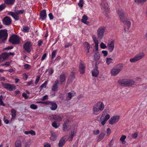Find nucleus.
I'll return each mask as SVG.
<instances>
[{
  "mask_svg": "<svg viewBox=\"0 0 147 147\" xmlns=\"http://www.w3.org/2000/svg\"><path fill=\"white\" fill-rule=\"evenodd\" d=\"M105 107V105L103 102L100 101L97 102L93 107V114L94 115L99 114L104 110Z\"/></svg>",
  "mask_w": 147,
  "mask_h": 147,
  "instance_id": "f257e3e1",
  "label": "nucleus"
},
{
  "mask_svg": "<svg viewBox=\"0 0 147 147\" xmlns=\"http://www.w3.org/2000/svg\"><path fill=\"white\" fill-rule=\"evenodd\" d=\"M108 111L109 109H105L104 110L99 121L100 123L103 126L105 125L107 121L110 117L109 114H107Z\"/></svg>",
  "mask_w": 147,
  "mask_h": 147,
  "instance_id": "f03ea898",
  "label": "nucleus"
},
{
  "mask_svg": "<svg viewBox=\"0 0 147 147\" xmlns=\"http://www.w3.org/2000/svg\"><path fill=\"white\" fill-rule=\"evenodd\" d=\"M123 66L121 64H118L114 66L111 70L112 76H117L123 69Z\"/></svg>",
  "mask_w": 147,
  "mask_h": 147,
  "instance_id": "7ed1b4c3",
  "label": "nucleus"
},
{
  "mask_svg": "<svg viewBox=\"0 0 147 147\" xmlns=\"http://www.w3.org/2000/svg\"><path fill=\"white\" fill-rule=\"evenodd\" d=\"M145 56V54L143 52H140L136 55L133 58L130 59L131 63H134L142 59Z\"/></svg>",
  "mask_w": 147,
  "mask_h": 147,
  "instance_id": "20e7f679",
  "label": "nucleus"
},
{
  "mask_svg": "<svg viewBox=\"0 0 147 147\" xmlns=\"http://www.w3.org/2000/svg\"><path fill=\"white\" fill-rule=\"evenodd\" d=\"M24 12V11L23 10L16 11L15 13L9 12L8 14L11 15L16 20H18L19 18V16L23 13Z\"/></svg>",
  "mask_w": 147,
  "mask_h": 147,
  "instance_id": "39448f33",
  "label": "nucleus"
},
{
  "mask_svg": "<svg viewBox=\"0 0 147 147\" xmlns=\"http://www.w3.org/2000/svg\"><path fill=\"white\" fill-rule=\"evenodd\" d=\"M106 28L104 26L99 27L97 31V35L99 39H102L104 35Z\"/></svg>",
  "mask_w": 147,
  "mask_h": 147,
  "instance_id": "423d86ee",
  "label": "nucleus"
},
{
  "mask_svg": "<svg viewBox=\"0 0 147 147\" xmlns=\"http://www.w3.org/2000/svg\"><path fill=\"white\" fill-rule=\"evenodd\" d=\"M9 41L10 42L13 44H16L19 43L20 39L16 35H13L10 37Z\"/></svg>",
  "mask_w": 147,
  "mask_h": 147,
  "instance_id": "0eeeda50",
  "label": "nucleus"
},
{
  "mask_svg": "<svg viewBox=\"0 0 147 147\" xmlns=\"http://www.w3.org/2000/svg\"><path fill=\"white\" fill-rule=\"evenodd\" d=\"M1 84L4 88L10 91L16 89V86L13 84H9L3 82H1Z\"/></svg>",
  "mask_w": 147,
  "mask_h": 147,
  "instance_id": "6e6552de",
  "label": "nucleus"
},
{
  "mask_svg": "<svg viewBox=\"0 0 147 147\" xmlns=\"http://www.w3.org/2000/svg\"><path fill=\"white\" fill-rule=\"evenodd\" d=\"M7 30H0V40L1 42H4L7 39Z\"/></svg>",
  "mask_w": 147,
  "mask_h": 147,
  "instance_id": "1a4fd4ad",
  "label": "nucleus"
},
{
  "mask_svg": "<svg viewBox=\"0 0 147 147\" xmlns=\"http://www.w3.org/2000/svg\"><path fill=\"white\" fill-rule=\"evenodd\" d=\"M125 25V27L124 30L125 31H127L129 29L131 25V22L129 19L126 18L123 20V21H121Z\"/></svg>",
  "mask_w": 147,
  "mask_h": 147,
  "instance_id": "9d476101",
  "label": "nucleus"
},
{
  "mask_svg": "<svg viewBox=\"0 0 147 147\" xmlns=\"http://www.w3.org/2000/svg\"><path fill=\"white\" fill-rule=\"evenodd\" d=\"M101 5L102 9L103 10L104 13L106 14V12L109 11V10L108 4L105 0H103Z\"/></svg>",
  "mask_w": 147,
  "mask_h": 147,
  "instance_id": "9b49d317",
  "label": "nucleus"
},
{
  "mask_svg": "<svg viewBox=\"0 0 147 147\" xmlns=\"http://www.w3.org/2000/svg\"><path fill=\"white\" fill-rule=\"evenodd\" d=\"M120 116L118 115L114 116L111 117L109 120V123L111 125H113L116 123L119 119Z\"/></svg>",
  "mask_w": 147,
  "mask_h": 147,
  "instance_id": "f8f14e48",
  "label": "nucleus"
},
{
  "mask_svg": "<svg viewBox=\"0 0 147 147\" xmlns=\"http://www.w3.org/2000/svg\"><path fill=\"white\" fill-rule=\"evenodd\" d=\"M118 13L120 20L123 21V20L126 18L125 17V14L123 10L121 9H119L118 11Z\"/></svg>",
  "mask_w": 147,
  "mask_h": 147,
  "instance_id": "ddd939ff",
  "label": "nucleus"
},
{
  "mask_svg": "<svg viewBox=\"0 0 147 147\" xmlns=\"http://www.w3.org/2000/svg\"><path fill=\"white\" fill-rule=\"evenodd\" d=\"M32 45L30 42H27L25 43L23 47L24 50L28 53H30L31 51Z\"/></svg>",
  "mask_w": 147,
  "mask_h": 147,
  "instance_id": "4468645a",
  "label": "nucleus"
},
{
  "mask_svg": "<svg viewBox=\"0 0 147 147\" xmlns=\"http://www.w3.org/2000/svg\"><path fill=\"white\" fill-rule=\"evenodd\" d=\"M67 136H65L60 140L58 144L59 147H62L65 143L67 140Z\"/></svg>",
  "mask_w": 147,
  "mask_h": 147,
  "instance_id": "2eb2a0df",
  "label": "nucleus"
},
{
  "mask_svg": "<svg viewBox=\"0 0 147 147\" xmlns=\"http://www.w3.org/2000/svg\"><path fill=\"white\" fill-rule=\"evenodd\" d=\"M3 24L6 25H10L11 22V20L9 17L6 16L3 18Z\"/></svg>",
  "mask_w": 147,
  "mask_h": 147,
  "instance_id": "dca6fc26",
  "label": "nucleus"
},
{
  "mask_svg": "<svg viewBox=\"0 0 147 147\" xmlns=\"http://www.w3.org/2000/svg\"><path fill=\"white\" fill-rule=\"evenodd\" d=\"M115 42L114 41H112L109 43L107 45L108 50L110 52H112L114 48Z\"/></svg>",
  "mask_w": 147,
  "mask_h": 147,
  "instance_id": "f3484780",
  "label": "nucleus"
},
{
  "mask_svg": "<svg viewBox=\"0 0 147 147\" xmlns=\"http://www.w3.org/2000/svg\"><path fill=\"white\" fill-rule=\"evenodd\" d=\"M57 80H59V84H62V83L65 80V75L64 74H62Z\"/></svg>",
  "mask_w": 147,
  "mask_h": 147,
  "instance_id": "a211bd4d",
  "label": "nucleus"
},
{
  "mask_svg": "<svg viewBox=\"0 0 147 147\" xmlns=\"http://www.w3.org/2000/svg\"><path fill=\"white\" fill-rule=\"evenodd\" d=\"M70 127L68 124V121H65L63 125V129L64 131H68L70 129Z\"/></svg>",
  "mask_w": 147,
  "mask_h": 147,
  "instance_id": "6ab92c4d",
  "label": "nucleus"
},
{
  "mask_svg": "<svg viewBox=\"0 0 147 147\" xmlns=\"http://www.w3.org/2000/svg\"><path fill=\"white\" fill-rule=\"evenodd\" d=\"M51 136H50V139L51 140L54 141L56 140L58 134L53 131H51Z\"/></svg>",
  "mask_w": 147,
  "mask_h": 147,
  "instance_id": "aec40b11",
  "label": "nucleus"
},
{
  "mask_svg": "<svg viewBox=\"0 0 147 147\" xmlns=\"http://www.w3.org/2000/svg\"><path fill=\"white\" fill-rule=\"evenodd\" d=\"M59 84V80H56L54 82L53 84V85L52 90L54 91H56L57 90L58 86L57 85Z\"/></svg>",
  "mask_w": 147,
  "mask_h": 147,
  "instance_id": "412c9836",
  "label": "nucleus"
},
{
  "mask_svg": "<svg viewBox=\"0 0 147 147\" xmlns=\"http://www.w3.org/2000/svg\"><path fill=\"white\" fill-rule=\"evenodd\" d=\"M75 94V93L73 91H71L70 92L68 93L67 94L66 100H70L72 97L74 96Z\"/></svg>",
  "mask_w": 147,
  "mask_h": 147,
  "instance_id": "4be33fe9",
  "label": "nucleus"
},
{
  "mask_svg": "<svg viewBox=\"0 0 147 147\" xmlns=\"http://www.w3.org/2000/svg\"><path fill=\"white\" fill-rule=\"evenodd\" d=\"M99 74V71L97 67H95L92 71V76L95 77H97Z\"/></svg>",
  "mask_w": 147,
  "mask_h": 147,
  "instance_id": "5701e85b",
  "label": "nucleus"
},
{
  "mask_svg": "<svg viewBox=\"0 0 147 147\" xmlns=\"http://www.w3.org/2000/svg\"><path fill=\"white\" fill-rule=\"evenodd\" d=\"M88 18L87 16L85 15H84L82 17V18L81 19V21L83 23L88 25L90 22H89L87 21Z\"/></svg>",
  "mask_w": 147,
  "mask_h": 147,
  "instance_id": "b1692460",
  "label": "nucleus"
},
{
  "mask_svg": "<svg viewBox=\"0 0 147 147\" xmlns=\"http://www.w3.org/2000/svg\"><path fill=\"white\" fill-rule=\"evenodd\" d=\"M79 71L81 74H83L84 73L85 66L83 64L81 63L79 66Z\"/></svg>",
  "mask_w": 147,
  "mask_h": 147,
  "instance_id": "393cba45",
  "label": "nucleus"
},
{
  "mask_svg": "<svg viewBox=\"0 0 147 147\" xmlns=\"http://www.w3.org/2000/svg\"><path fill=\"white\" fill-rule=\"evenodd\" d=\"M40 16L42 20L45 19L47 16L46 10H43L42 11L40 14Z\"/></svg>",
  "mask_w": 147,
  "mask_h": 147,
  "instance_id": "a878e982",
  "label": "nucleus"
},
{
  "mask_svg": "<svg viewBox=\"0 0 147 147\" xmlns=\"http://www.w3.org/2000/svg\"><path fill=\"white\" fill-rule=\"evenodd\" d=\"M14 147H22V142L20 140H16L14 143Z\"/></svg>",
  "mask_w": 147,
  "mask_h": 147,
  "instance_id": "bb28decb",
  "label": "nucleus"
},
{
  "mask_svg": "<svg viewBox=\"0 0 147 147\" xmlns=\"http://www.w3.org/2000/svg\"><path fill=\"white\" fill-rule=\"evenodd\" d=\"M52 117L55 120L58 122L61 121L62 120L61 117L60 116L58 115H53Z\"/></svg>",
  "mask_w": 147,
  "mask_h": 147,
  "instance_id": "cd10ccee",
  "label": "nucleus"
},
{
  "mask_svg": "<svg viewBox=\"0 0 147 147\" xmlns=\"http://www.w3.org/2000/svg\"><path fill=\"white\" fill-rule=\"evenodd\" d=\"M118 82L119 84L122 85L127 86V79H123L119 80H118Z\"/></svg>",
  "mask_w": 147,
  "mask_h": 147,
  "instance_id": "c85d7f7f",
  "label": "nucleus"
},
{
  "mask_svg": "<svg viewBox=\"0 0 147 147\" xmlns=\"http://www.w3.org/2000/svg\"><path fill=\"white\" fill-rule=\"evenodd\" d=\"M52 126L55 129L58 128L60 125L59 123H57L56 121L53 122L52 124Z\"/></svg>",
  "mask_w": 147,
  "mask_h": 147,
  "instance_id": "c756f323",
  "label": "nucleus"
},
{
  "mask_svg": "<svg viewBox=\"0 0 147 147\" xmlns=\"http://www.w3.org/2000/svg\"><path fill=\"white\" fill-rule=\"evenodd\" d=\"M51 107H50V108L51 110H55L57 108V104L55 103L51 102Z\"/></svg>",
  "mask_w": 147,
  "mask_h": 147,
  "instance_id": "7c9ffc66",
  "label": "nucleus"
},
{
  "mask_svg": "<svg viewBox=\"0 0 147 147\" xmlns=\"http://www.w3.org/2000/svg\"><path fill=\"white\" fill-rule=\"evenodd\" d=\"M5 3L7 4L12 5L15 2V0H4Z\"/></svg>",
  "mask_w": 147,
  "mask_h": 147,
  "instance_id": "2f4dec72",
  "label": "nucleus"
},
{
  "mask_svg": "<svg viewBox=\"0 0 147 147\" xmlns=\"http://www.w3.org/2000/svg\"><path fill=\"white\" fill-rule=\"evenodd\" d=\"M11 114L12 116V119H14L15 118L16 116V111L14 109H12L11 110Z\"/></svg>",
  "mask_w": 147,
  "mask_h": 147,
  "instance_id": "473e14b6",
  "label": "nucleus"
},
{
  "mask_svg": "<svg viewBox=\"0 0 147 147\" xmlns=\"http://www.w3.org/2000/svg\"><path fill=\"white\" fill-rule=\"evenodd\" d=\"M106 63L109 65L111 63H112L113 62V59L110 58H106Z\"/></svg>",
  "mask_w": 147,
  "mask_h": 147,
  "instance_id": "72a5a7b5",
  "label": "nucleus"
},
{
  "mask_svg": "<svg viewBox=\"0 0 147 147\" xmlns=\"http://www.w3.org/2000/svg\"><path fill=\"white\" fill-rule=\"evenodd\" d=\"M72 75H71L68 79V82L69 83L72 82L75 78V74L72 73Z\"/></svg>",
  "mask_w": 147,
  "mask_h": 147,
  "instance_id": "f704fd0d",
  "label": "nucleus"
},
{
  "mask_svg": "<svg viewBox=\"0 0 147 147\" xmlns=\"http://www.w3.org/2000/svg\"><path fill=\"white\" fill-rule=\"evenodd\" d=\"M126 138V136H125L123 135H122L120 138V140L121 141V142L122 144H124L125 143L126 141H125V140Z\"/></svg>",
  "mask_w": 147,
  "mask_h": 147,
  "instance_id": "c9c22d12",
  "label": "nucleus"
},
{
  "mask_svg": "<svg viewBox=\"0 0 147 147\" xmlns=\"http://www.w3.org/2000/svg\"><path fill=\"white\" fill-rule=\"evenodd\" d=\"M134 83V81L132 80L127 79V86H130L133 85Z\"/></svg>",
  "mask_w": 147,
  "mask_h": 147,
  "instance_id": "e433bc0d",
  "label": "nucleus"
},
{
  "mask_svg": "<svg viewBox=\"0 0 147 147\" xmlns=\"http://www.w3.org/2000/svg\"><path fill=\"white\" fill-rule=\"evenodd\" d=\"M94 58L95 60L98 61L100 58V54L98 52H97L96 54L94 55Z\"/></svg>",
  "mask_w": 147,
  "mask_h": 147,
  "instance_id": "4c0bfd02",
  "label": "nucleus"
},
{
  "mask_svg": "<svg viewBox=\"0 0 147 147\" xmlns=\"http://www.w3.org/2000/svg\"><path fill=\"white\" fill-rule=\"evenodd\" d=\"M84 46L85 48H86L87 50V53H88L89 52V49L90 48L89 44L87 42H85L84 44Z\"/></svg>",
  "mask_w": 147,
  "mask_h": 147,
  "instance_id": "58836bf2",
  "label": "nucleus"
},
{
  "mask_svg": "<svg viewBox=\"0 0 147 147\" xmlns=\"http://www.w3.org/2000/svg\"><path fill=\"white\" fill-rule=\"evenodd\" d=\"M105 134L104 133H101L98 136V140L100 141L102 140L105 137Z\"/></svg>",
  "mask_w": 147,
  "mask_h": 147,
  "instance_id": "ea45409f",
  "label": "nucleus"
},
{
  "mask_svg": "<svg viewBox=\"0 0 147 147\" xmlns=\"http://www.w3.org/2000/svg\"><path fill=\"white\" fill-rule=\"evenodd\" d=\"M9 57L8 54L5 53H2L1 55V57L3 58L4 59H5L8 58Z\"/></svg>",
  "mask_w": 147,
  "mask_h": 147,
  "instance_id": "a19ab883",
  "label": "nucleus"
},
{
  "mask_svg": "<svg viewBox=\"0 0 147 147\" xmlns=\"http://www.w3.org/2000/svg\"><path fill=\"white\" fill-rule=\"evenodd\" d=\"M147 0H135V2L137 4H143Z\"/></svg>",
  "mask_w": 147,
  "mask_h": 147,
  "instance_id": "79ce46f5",
  "label": "nucleus"
},
{
  "mask_svg": "<svg viewBox=\"0 0 147 147\" xmlns=\"http://www.w3.org/2000/svg\"><path fill=\"white\" fill-rule=\"evenodd\" d=\"M3 99V96L2 95L0 96V106H5V104L3 103L2 100Z\"/></svg>",
  "mask_w": 147,
  "mask_h": 147,
  "instance_id": "37998d69",
  "label": "nucleus"
},
{
  "mask_svg": "<svg viewBox=\"0 0 147 147\" xmlns=\"http://www.w3.org/2000/svg\"><path fill=\"white\" fill-rule=\"evenodd\" d=\"M57 51L56 50L53 51L51 53V59L54 58L56 56Z\"/></svg>",
  "mask_w": 147,
  "mask_h": 147,
  "instance_id": "c03bdc74",
  "label": "nucleus"
},
{
  "mask_svg": "<svg viewBox=\"0 0 147 147\" xmlns=\"http://www.w3.org/2000/svg\"><path fill=\"white\" fill-rule=\"evenodd\" d=\"M138 135V132H136L134 133L133 134H132V137L134 139H135L137 137Z\"/></svg>",
  "mask_w": 147,
  "mask_h": 147,
  "instance_id": "a18cd8bd",
  "label": "nucleus"
},
{
  "mask_svg": "<svg viewBox=\"0 0 147 147\" xmlns=\"http://www.w3.org/2000/svg\"><path fill=\"white\" fill-rule=\"evenodd\" d=\"M84 2L83 0H80L78 3V5L79 6L82 8L83 6Z\"/></svg>",
  "mask_w": 147,
  "mask_h": 147,
  "instance_id": "49530a36",
  "label": "nucleus"
},
{
  "mask_svg": "<svg viewBox=\"0 0 147 147\" xmlns=\"http://www.w3.org/2000/svg\"><path fill=\"white\" fill-rule=\"evenodd\" d=\"M30 107L32 109L35 110L37 109V107L36 105L32 104L30 105Z\"/></svg>",
  "mask_w": 147,
  "mask_h": 147,
  "instance_id": "de8ad7c7",
  "label": "nucleus"
},
{
  "mask_svg": "<svg viewBox=\"0 0 147 147\" xmlns=\"http://www.w3.org/2000/svg\"><path fill=\"white\" fill-rule=\"evenodd\" d=\"M24 66V68L25 69H30L31 68V66L30 65L28 64H25Z\"/></svg>",
  "mask_w": 147,
  "mask_h": 147,
  "instance_id": "09e8293b",
  "label": "nucleus"
},
{
  "mask_svg": "<svg viewBox=\"0 0 147 147\" xmlns=\"http://www.w3.org/2000/svg\"><path fill=\"white\" fill-rule=\"evenodd\" d=\"M100 47L101 48L103 49H105L106 48H107V46L104 43L102 42H101L100 44Z\"/></svg>",
  "mask_w": 147,
  "mask_h": 147,
  "instance_id": "8fccbe9b",
  "label": "nucleus"
},
{
  "mask_svg": "<svg viewBox=\"0 0 147 147\" xmlns=\"http://www.w3.org/2000/svg\"><path fill=\"white\" fill-rule=\"evenodd\" d=\"M47 84V81L45 82L40 87V88L41 90L43 88H46V85Z\"/></svg>",
  "mask_w": 147,
  "mask_h": 147,
  "instance_id": "3c124183",
  "label": "nucleus"
},
{
  "mask_svg": "<svg viewBox=\"0 0 147 147\" xmlns=\"http://www.w3.org/2000/svg\"><path fill=\"white\" fill-rule=\"evenodd\" d=\"M6 5L4 3L0 5V11L4 9Z\"/></svg>",
  "mask_w": 147,
  "mask_h": 147,
  "instance_id": "603ef678",
  "label": "nucleus"
},
{
  "mask_svg": "<svg viewBox=\"0 0 147 147\" xmlns=\"http://www.w3.org/2000/svg\"><path fill=\"white\" fill-rule=\"evenodd\" d=\"M92 39L94 41V43L98 42V41L97 39L96 38L95 36H93L92 37Z\"/></svg>",
  "mask_w": 147,
  "mask_h": 147,
  "instance_id": "864d4df0",
  "label": "nucleus"
},
{
  "mask_svg": "<svg viewBox=\"0 0 147 147\" xmlns=\"http://www.w3.org/2000/svg\"><path fill=\"white\" fill-rule=\"evenodd\" d=\"M29 30V28L28 26L24 27L23 28V31L25 32H28Z\"/></svg>",
  "mask_w": 147,
  "mask_h": 147,
  "instance_id": "5fc2aeb1",
  "label": "nucleus"
},
{
  "mask_svg": "<svg viewBox=\"0 0 147 147\" xmlns=\"http://www.w3.org/2000/svg\"><path fill=\"white\" fill-rule=\"evenodd\" d=\"M10 64V62L9 61H7L5 62V63H3L1 65V66H9Z\"/></svg>",
  "mask_w": 147,
  "mask_h": 147,
  "instance_id": "6e6d98bb",
  "label": "nucleus"
},
{
  "mask_svg": "<svg viewBox=\"0 0 147 147\" xmlns=\"http://www.w3.org/2000/svg\"><path fill=\"white\" fill-rule=\"evenodd\" d=\"M102 53L103 55V56L105 57L107 56L108 54V52L106 51H102Z\"/></svg>",
  "mask_w": 147,
  "mask_h": 147,
  "instance_id": "4d7b16f0",
  "label": "nucleus"
},
{
  "mask_svg": "<svg viewBox=\"0 0 147 147\" xmlns=\"http://www.w3.org/2000/svg\"><path fill=\"white\" fill-rule=\"evenodd\" d=\"M37 78L36 79L35 82V84H37V83L38 82L39 80H40V76H37Z\"/></svg>",
  "mask_w": 147,
  "mask_h": 147,
  "instance_id": "13d9d810",
  "label": "nucleus"
},
{
  "mask_svg": "<svg viewBox=\"0 0 147 147\" xmlns=\"http://www.w3.org/2000/svg\"><path fill=\"white\" fill-rule=\"evenodd\" d=\"M98 42L95 43V45L94 47H95V49L96 51H98Z\"/></svg>",
  "mask_w": 147,
  "mask_h": 147,
  "instance_id": "bf43d9fd",
  "label": "nucleus"
},
{
  "mask_svg": "<svg viewBox=\"0 0 147 147\" xmlns=\"http://www.w3.org/2000/svg\"><path fill=\"white\" fill-rule=\"evenodd\" d=\"M30 134L32 135H36L35 132L33 130H30Z\"/></svg>",
  "mask_w": 147,
  "mask_h": 147,
  "instance_id": "052dcab7",
  "label": "nucleus"
},
{
  "mask_svg": "<svg viewBox=\"0 0 147 147\" xmlns=\"http://www.w3.org/2000/svg\"><path fill=\"white\" fill-rule=\"evenodd\" d=\"M49 16L51 20H52L53 19V17L52 13H49Z\"/></svg>",
  "mask_w": 147,
  "mask_h": 147,
  "instance_id": "680f3d73",
  "label": "nucleus"
},
{
  "mask_svg": "<svg viewBox=\"0 0 147 147\" xmlns=\"http://www.w3.org/2000/svg\"><path fill=\"white\" fill-rule=\"evenodd\" d=\"M93 134L94 135H97L99 133V130H96V131H93Z\"/></svg>",
  "mask_w": 147,
  "mask_h": 147,
  "instance_id": "e2e57ef3",
  "label": "nucleus"
},
{
  "mask_svg": "<svg viewBox=\"0 0 147 147\" xmlns=\"http://www.w3.org/2000/svg\"><path fill=\"white\" fill-rule=\"evenodd\" d=\"M22 95L23 97L25 99H26L28 97L27 95L25 93H23Z\"/></svg>",
  "mask_w": 147,
  "mask_h": 147,
  "instance_id": "0e129e2a",
  "label": "nucleus"
},
{
  "mask_svg": "<svg viewBox=\"0 0 147 147\" xmlns=\"http://www.w3.org/2000/svg\"><path fill=\"white\" fill-rule=\"evenodd\" d=\"M111 133V130L109 128H108L107 129V135H109Z\"/></svg>",
  "mask_w": 147,
  "mask_h": 147,
  "instance_id": "69168bd1",
  "label": "nucleus"
},
{
  "mask_svg": "<svg viewBox=\"0 0 147 147\" xmlns=\"http://www.w3.org/2000/svg\"><path fill=\"white\" fill-rule=\"evenodd\" d=\"M46 56H47V54L46 53L44 54L42 57L41 60L42 61L43 60H44L45 59V58L46 57Z\"/></svg>",
  "mask_w": 147,
  "mask_h": 147,
  "instance_id": "338daca9",
  "label": "nucleus"
},
{
  "mask_svg": "<svg viewBox=\"0 0 147 147\" xmlns=\"http://www.w3.org/2000/svg\"><path fill=\"white\" fill-rule=\"evenodd\" d=\"M48 96L47 95H45V96H44L42 97V100H46L48 98Z\"/></svg>",
  "mask_w": 147,
  "mask_h": 147,
  "instance_id": "774afa93",
  "label": "nucleus"
}]
</instances>
